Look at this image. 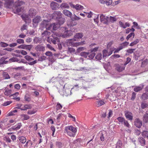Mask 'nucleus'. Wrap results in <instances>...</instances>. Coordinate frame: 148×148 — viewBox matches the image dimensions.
Here are the masks:
<instances>
[{
  "instance_id": "33",
  "label": "nucleus",
  "mask_w": 148,
  "mask_h": 148,
  "mask_svg": "<svg viewBox=\"0 0 148 148\" xmlns=\"http://www.w3.org/2000/svg\"><path fill=\"white\" fill-rule=\"evenodd\" d=\"M142 98L144 100H146L148 99V93H145L141 96Z\"/></svg>"
},
{
  "instance_id": "30",
  "label": "nucleus",
  "mask_w": 148,
  "mask_h": 148,
  "mask_svg": "<svg viewBox=\"0 0 148 148\" xmlns=\"http://www.w3.org/2000/svg\"><path fill=\"white\" fill-rule=\"evenodd\" d=\"M122 145V141L119 140L116 144V148H121Z\"/></svg>"
},
{
  "instance_id": "43",
  "label": "nucleus",
  "mask_w": 148,
  "mask_h": 148,
  "mask_svg": "<svg viewBox=\"0 0 148 148\" xmlns=\"http://www.w3.org/2000/svg\"><path fill=\"white\" fill-rule=\"evenodd\" d=\"M95 58L98 60H101L102 59V56L101 54L100 53H98L96 56L95 57Z\"/></svg>"
},
{
  "instance_id": "46",
  "label": "nucleus",
  "mask_w": 148,
  "mask_h": 148,
  "mask_svg": "<svg viewBox=\"0 0 148 148\" xmlns=\"http://www.w3.org/2000/svg\"><path fill=\"white\" fill-rule=\"evenodd\" d=\"M118 121L121 123H123L125 120L122 117H119L117 119Z\"/></svg>"
},
{
  "instance_id": "53",
  "label": "nucleus",
  "mask_w": 148,
  "mask_h": 148,
  "mask_svg": "<svg viewBox=\"0 0 148 148\" xmlns=\"http://www.w3.org/2000/svg\"><path fill=\"white\" fill-rule=\"evenodd\" d=\"M21 116L24 117L23 120H27L29 118V117L28 115L25 114L21 115Z\"/></svg>"
},
{
  "instance_id": "48",
  "label": "nucleus",
  "mask_w": 148,
  "mask_h": 148,
  "mask_svg": "<svg viewBox=\"0 0 148 148\" xmlns=\"http://www.w3.org/2000/svg\"><path fill=\"white\" fill-rule=\"evenodd\" d=\"M1 46L3 47H6L8 46V44H7L6 43L1 42L0 43Z\"/></svg>"
},
{
  "instance_id": "50",
  "label": "nucleus",
  "mask_w": 148,
  "mask_h": 148,
  "mask_svg": "<svg viewBox=\"0 0 148 148\" xmlns=\"http://www.w3.org/2000/svg\"><path fill=\"white\" fill-rule=\"evenodd\" d=\"M123 123L125 126L128 128H129L130 127V125L128 123L127 121L125 120L124 122H123Z\"/></svg>"
},
{
  "instance_id": "44",
  "label": "nucleus",
  "mask_w": 148,
  "mask_h": 148,
  "mask_svg": "<svg viewBox=\"0 0 148 148\" xmlns=\"http://www.w3.org/2000/svg\"><path fill=\"white\" fill-rule=\"evenodd\" d=\"M11 90H5L4 93L5 95L9 96L11 94Z\"/></svg>"
},
{
  "instance_id": "42",
  "label": "nucleus",
  "mask_w": 148,
  "mask_h": 148,
  "mask_svg": "<svg viewBox=\"0 0 148 148\" xmlns=\"http://www.w3.org/2000/svg\"><path fill=\"white\" fill-rule=\"evenodd\" d=\"M139 41V40L137 39L135 40H134L133 42H132L130 44V46H132L137 44Z\"/></svg>"
},
{
  "instance_id": "25",
  "label": "nucleus",
  "mask_w": 148,
  "mask_h": 148,
  "mask_svg": "<svg viewBox=\"0 0 148 148\" xmlns=\"http://www.w3.org/2000/svg\"><path fill=\"white\" fill-rule=\"evenodd\" d=\"M49 22L47 21H43L41 23V25L43 27H46L49 26Z\"/></svg>"
},
{
  "instance_id": "4",
  "label": "nucleus",
  "mask_w": 148,
  "mask_h": 148,
  "mask_svg": "<svg viewBox=\"0 0 148 148\" xmlns=\"http://www.w3.org/2000/svg\"><path fill=\"white\" fill-rule=\"evenodd\" d=\"M5 3H4V7L9 8H12L14 3L13 0H4Z\"/></svg>"
},
{
  "instance_id": "22",
  "label": "nucleus",
  "mask_w": 148,
  "mask_h": 148,
  "mask_svg": "<svg viewBox=\"0 0 148 148\" xmlns=\"http://www.w3.org/2000/svg\"><path fill=\"white\" fill-rule=\"evenodd\" d=\"M88 54L87 59H93L95 55V53L91 52V51L90 52H88Z\"/></svg>"
},
{
  "instance_id": "52",
  "label": "nucleus",
  "mask_w": 148,
  "mask_h": 148,
  "mask_svg": "<svg viewBox=\"0 0 148 148\" xmlns=\"http://www.w3.org/2000/svg\"><path fill=\"white\" fill-rule=\"evenodd\" d=\"M16 42L19 44H23L24 43V40L23 39H18L16 40Z\"/></svg>"
},
{
  "instance_id": "64",
  "label": "nucleus",
  "mask_w": 148,
  "mask_h": 148,
  "mask_svg": "<svg viewBox=\"0 0 148 148\" xmlns=\"http://www.w3.org/2000/svg\"><path fill=\"white\" fill-rule=\"evenodd\" d=\"M114 49L115 48L113 47L111 48L110 49V51L108 52L109 56L112 53Z\"/></svg>"
},
{
  "instance_id": "5",
  "label": "nucleus",
  "mask_w": 148,
  "mask_h": 148,
  "mask_svg": "<svg viewBox=\"0 0 148 148\" xmlns=\"http://www.w3.org/2000/svg\"><path fill=\"white\" fill-rule=\"evenodd\" d=\"M125 65H123V64H116L115 65V69L118 71L121 72L123 71L125 69Z\"/></svg>"
},
{
  "instance_id": "61",
  "label": "nucleus",
  "mask_w": 148,
  "mask_h": 148,
  "mask_svg": "<svg viewBox=\"0 0 148 148\" xmlns=\"http://www.w3.org/2000/svg\"><path fill=\"white\" fill-rule=\"evenodd\" d=\"M21 88V86L19 84H16L14 85V88L15 89L19 90Z\"/></svg>"
},
{
  "instance_id": "3",
  "label": "nucleus",
  "mask_w": 148,
  "mask_h": 148,
  "mask_svg": "<svg viewBox=\"0 0 148 148\" xmlns=\"http://www.w3.org/2000/svg\"><path fill=\"white\" fill-rule=\"evenodd\" d=\"M109 17L102 14L100 17V21L103 24H107L109 23Z\"/></svg>"
},
{
  "instance_id": "56",
  "label": "nucleus",
  "mask_w": 148,
  "mask_h": 148,
  "mask_svg": "<svg viewBox=\"0 0 148 148\" xmlns=\"http://www.w3.org/2000/svg\"><path fill=\"white\" fill-rule=\"evenodd\" d=\"M56 109L57 110L61 109L62 108V105L59 103H58L56 106Z\"/></svg>"
},
{
  "instance_id": "29",
  "label": "nucleus",
  "mask_w": 148,
  "mask_h": 148,
  "mask_svg": "<svg viewBox=\"0 0 148 148\" xmlns=\"http://www.w3.org/2000/svg\"><path fill=\"white\" fill-rule=\"evenodd\" d=\"M50 32L45 31L42 34V35L43 37L45 36H46V38H49V36L50 34Z\"/></svg>"
},
{
  "instance_id": "11",
  "label": "nucleus",
  "mask_w": 148,
  "mask_h": 148,
  "mask_svg": "<svg viewBox=\"0 0 148 148\" xmlns=\"http://www.w3.org/2000/svg\"><path fill=\"white\" fill-rule=\"evenodd\" d=\"M144 85L143 84H142L138 86H136L134 88V90L135 92H138L141 90L143 88Z\"/></svg>"
},
{
  "instance_id": "41",
  "label": "nucleus",
  "mask_w": 148,
  "mask_h": 148,
  "mask_svg": "<svg viewBox=\"0 0 148 148\" xmlns=\"http://www.w3.org/2000/svg\"><path fill=\"white\" fill-rule=\"evenodd\" d=\"M25 58L27 61H31L34 60V59L28 56H25Z\"/></svg>"
},
{
  "instance_id": "23",
  "label": "nucleus",
  "mask_w": 148,
  "mask_h": 148,
  "mask_svg": "<svg viewBox=\"0 0 148 148\" xmlns=\"http://www.w3.org/2000/svg\"><path fill=\"white\" fill-rule=\"evenodd\" d=\"M25 3L23 1H16L15 2L14 5L15 7H18L24 4Z\"/></svg>"
},
{
  "instance_id": "54",
  "label": "nucleus",
  "mask_w": 148,
  "mask_h": 148,
  "mask_svg": "<svg viewBox=\"0 0 148 148\" xmlns=\"http://www.w3.org/2000/svg\"><path fill=\"white\" fill-rule=\"evenodd\" d=\"M132 36L133 37L134 36V32H132L129 34L127 37L126 39L128 40Z\"/></svg>"
},
{
  "instance_id": "45",
  "label": "nucleus",
  "mask_w": 148,
  "mask_h": 148,
  "mask_svg": "<svg viewBox=\"0 0 148 148\" xmlns=\"http://www.w3.org/2000/svg\"><path fill=\"white\" fill-rule=\"evenodd\" d=\"M143 119L145 123H147L148 122V116L146 115H144Z\"/></svg>"
},
{
  "instance_id": "59",
  "label": "nucleus",
  "mask_w": 148,
  "mask_h": 148,
  "mask_svg": "<svg viewBox=\"0 0 148 148\" xmlns=\"http://www.w3.org/2000/svg\"><path fill=\"white\" fill-rule=\"evenodd\" d=\"M15 70H24V66H21L16 67L14 69Z\"/></svg>"
},
{
  "instance_id": "26",
  "label": "nucleus",
  "mask_w": 148,
  "mask_h": 148,
  "mask_svg": "<svg viewBox=\"0 0 148 148\" xmlns=\"http://www.w3.org/2000/svg\"><path fill=\"white\" fill-rule=\"evenodd\" d=\"M60 7L62 9L64 8L68 9L69 8V6L68 4L64 3H62L61 4Z\"/></svg>"
},
{
  "instance_id": "31",
  "label": "nucleus",
  "mask_w": 148,
  "mask_h": 148,
  "mask_svg": "<svg viewBox=\"0 0 148 148\" xmlns=\"http://www.w3.org/2000/svg\"><path fill=\"white\" fill-rule=\"evenodd\" d=\"M3 75L5 79H7L10 78V77L9 75L6 72H3Z\"/></svg>"
},
{
  "instance_id": "49",
  "label": "nucleus",
  "mask_w": 148,
  "mask_h": 148,
  "mask_svg": "<svg viewBox=\"0 0 148 148\" xmlns=\"http://www.w3.org/2000/svg\"><path fill=\"white\" fill-rule=\"evenodd\" d=\"M71 20H78L80 19V18L79 17H77L76 15H75V14L73 16V17L71 16Z\"/></svg>"
},
{
  "instance_id": "12",
  "label": "nucleus",
  "mask_w": 148,
  "mask_h": 148,
  "mask_svg": "<svg viewBox=\"0 0 148 148\" xmlns=\"http://www.w3.org/2000/svg\"><path fill=\"white\" fill-rule=\"evenodd\" d=\"M42 21L41 17L40 16H37L33 20V24H38Z\"/></svg>"
},
{
  "instance_id": "20",
  "label": "nucleus",
  "mask_w": 148,
  "mask_h": 148,
  "mask_svg": "<svg viewBox=\"0 0 148 148\" xmlns=\"http://www.w3.org/2000/svg\"><path fill=\"white\" fill-rule=\"evenodd\" d=\"M29 15L31 16H33L36 15V10L32 8L29 11Z\"/></svg>"
},
{
  "instance_id": "40",
  "label": "nucleus",
  "mask_w": 148,
  "mask_h": 148,
  "mask_svg": "<svg viewBox=\"0 0 148 148\" xmlns=\"http://www.w3.org/2000/svg\"><path fill=\"white\" fill-rule=\"evenodd\" d=\"M32 47L31 45H25V49L30 51Z\"/></svg>"
},
{
  "instance_id": "60",
  "label": "nucleus",
  "mask_w": 148,
  "mask_h": 148,
  "mask_svg": "<svg viewBox=\"0 0 148 148\" xmlns=\"http://www.w3.org/2000/svg\"><path fill=\"white\" fill-rule=\"evenodd\" d=\"M136 50L135 49H129L127 50V52L129 53H132L134 51Z\"/></svg>"
},
{
  "instance_id": "18",
  "label": "nucleus",
  "mask_w": 148,
  "mask_h": 148,
  "mask_svg": "<svg viewBox=\"0 0 148 148\" xmlns=\"http://www.w3.org/2000/svg\"><path fill=\"white\" fill-rule=\"evenodd\" d=\"M22 19L26 23H29L31 22V20L29 19L27 16L22 15L21 16Z\"/></svg>"
},
{
  "instance_id": "19",
  "label": "nucleus",
  "mask_w": 148,
  "mask_h": 148,
  "mask_svg": "<svg viewBox=\"0 0 148 148\" xmlns=\"http://www.w3.org/2000/svg\"><path fill=\"white\" fill-rule=\"evenodd\" d=\"M138 140L142 146H143L145 145V140L143 137H141L138 138Z\"/></svg>"
},
{
  "instance_id": "27",
  "label": "nucleus",
  "mask_w": 148,
  "mask_h": 148,
  "mask_svg": "<svg viewBox=\"0 0 148 148\" xmlns=\"http://www.w3.org/2000/svg\"><path fill=\"white\" fill-rule=\"evenodd\" d=\"M37 51H43L45 50L44 47L40 45H38L36 48Z\"/></svg>"
},
{
  "instance_id": "57",
  "label": "nucleus",
  "mask_w": 148,
  "mask_h": 148,
  "mask_svg": "<svg viewBox=\"0 0 148 148\" xmlns=\"http://www.w3.org/2000/svg\"><path fill=\"white\" fill-rule=\"evenodd\" d=\"M25 99L26 101L28 102L30 101H31V98L28 97L27 95H25Z\"/></svg>"
},
{
  "instance_id": "28",
  "label": "nucleus",
  "mask_w": 148,
  "mask_h": 148,
  "mask_svg": "<svg viewBox=\"0 0 148 148\" xmlns=\"http://www.w3.org/2000/svg\"><path fill=\"white\" fill-rule=\"evenodd\" d=\"M18 139L22 143L24 144L25 143L26 141V138L23 136H21L18 137Z\"/></svg>"
},
{
  "instance_id": "6",
  "label": "nucleus",
  "mask_w": 148,
  "mask_h": 148,
  "mask_svg": "<svg viewBox=\"0 0 148 148\" xmlns=\"http://www.w3.org/2000/svg\"><path fill=\"white\" fill-rule=\"evenodd\" d=\"M72 34L71 32L70 31L66 30L65 31L64 33H61L60 35V36H61L63 38H66L67 36H71Z\"/></svg>"
},
{
  "instance_id": "17",
  "label": "nucleus",
  "mask_w": 148,
  "mask_h": 148,
  "mask_svg": "<svg viewBox=\"0 0 148 148\" xmlns=\"http://www.w3.org/2000/svg\"><path fill=\"white\" fill-rule=\"evenodd\" d=\"M83 36V35L82 33H77L74 36V39H76L77 40H78V39L81 38Z\"/></svg>"
},
{
  "instance_id": "35",
  "label": "nucleus",
  "mask_w": 148,
  "mask_h": 148,
  "mask_svg": "<svg viewBox=\"0 0 148 148\" xmlns=\"http://www.w3.org/2000/svg\"><path fill=\"white\" fill-rule=\"evenodd\" d=\"M142 135L144 137H148V131H144L142 133Z\"/></svg>"
},
{
  "instance_id": "36",
  "label": "nucleus",
  "mask_w": 148,
  "mask_h": 148,
  "mask_svg": "<svg viewBox=\"0 0 148 148\" xmlns=\"http://www.w3.org/2000/svg\"><path fill=\"white\" fill-rule=\"evenodd\" d=\"M88 54V52H82L80 53V55L85 58H87Z\"/></svg>"
},
{
  "instance_id": "58",
  "label": "nucleus",
  "mask_w": 148,
  "mask_h": 148,
  "mask_svg": "<svg viewBox=\"0 0 148 148\" xmlns=\"http://www.w3.org/2000/svg\"><path fill=\"white\" fill-rule=\"evenodd\" d=\"M10 61L12 62H17L18 61V59L16 57H13L10 59Z\"/></svg>"
},
{
  "instance_id": "2",
  "label": "nucleus",
  "mask_w": 148,
  "mask_h": 148,
  "mask_svg": "<svg viewBox=\"0 0 148 148\" xmlns=\"http://www.w3.org/2000/svg\"><path fill=\"white\" fill-rule=\"evenodd\" d=\"M69 44L73 47H77L79 45H83L85 44V41H83L79 42H76L75 41H78L75 39H70L68 40Z\"/></svg>"
},
{
  "instance_id": "21",
  "label": "nucleus",
  "mask_w": 148,
  "mask_h": 148,
  "mask_svg": "<svg viewBox=\"0 0 148 148\" xmlns=\"http://www.w3.org/2000/svg\"><path fill=\"white\" fill-rule=\"evenodd\" d=\"M106 98L107 99H109L112 101L115 100L114 97L112 94L107 95H106Z\"/></svg>"
},
{
  "instance_id": "8",
  "label": "nucleus",
  "mask_w": 148,
  "mask_h": 148,
  "mask_svg": "<svg viewBox=\"0 0 148 148\" xmlns=\"http://www.w3.org/2000/svg\"><path fill=\"white\" fill-rule=\"evenodd\" d=\"M134 125L138 128H140L142 125L141 121L138 118H136L135 119L134 122Z\"/></svg>"
},
{
  "instance_id": "10",
  "label": "nucleus",
  "mask_w": 148,
  "mask_h": 148,
  "mask_svg": "<svg viewBox=\"0 0 148 148\" xmlns=\"http://www.w3.org/2000/svg\"><path fill=\"white\" fill-rule=\"evenodd\" d=\"M77 22H75L73 19H71V20L68 21L67 22V25L69 27L77 25Z\"/></svg>"
},
{
  "instance_id": "9",
  "label": "nucleus",
  "mask_w": 148,
  "mask_h": 148,
  "mask_svg": "<svg viewBox=\"0 0 148 148\" xmlns=\"http://www.w3.org/2000/svg\"><path fill=\"white\" fill-rule=\"evenodd\" d=\"M71 7L77 10H82L84 8V7L78 4H77L76 5L71 4Z\"/></svg>"
},
{
  "instance_id": "47",
  "label": "nucleus",
  "mask_w": 148,
  "mask_h": 148,
  "mask_svg": "<svg viewBox=\"0 0 148 148\" xmlns=\"http://www.w3.org/2000/svg\"><path fill=\"white\" fill-rule=\"evenodd\" d=\"M141 106L143 109H144L148 107V105L145 103H141Z\"/></svg>"
},
{
  "instance_id": "38",
  "label": "nucleus",
  "mask_w": 148,
  "mask_h": 148,
  "mask_svg": "<svg viewBox=\"0 0 148 148\" xmlns=\"http://www.w3.org/2000/svg\"><path fill=\"white\" fill-rule=\"evenodd\" d=\"M34 42L36 43H39L41 42V40L40 38L39 37H35L34 40Z\"/></svg>"
},
{
  "instance_id": "7",
  "label": "nucleus",
  "mask_w": 148,
  "mask_h": 148,
  "mask_svg": "<svg viewBox=\"0 0 148 148\" xmlns=\"http://www.w3.org/2000/svg\"><path fill=\"white\" fill-rule=\"evenodd\" d=\"M125 116L126 119L129 120L131 121L133 119V114L132 113L130 112L129 111L125 112Z\"/></svg>"
},
{
  "instance_id": "34",
  "label": "nucleus",
  "mask_w": 148,
  "mask_h": 148,
  "mask_svg": "<svg viewBox=\"0 0 148 148\" xmlns=\"http://www.w3.org/2000/svg\"><path fill=\"white\" fill-rule=\"evenodd\" d=\"M59 27V24L56 23H54L53 24V29L54 30H57Z\"/></svg>"
},
{
  "instance_id": "14",
  "label": "nucleus",
  "mask_w": 148,
  "mask_h": 148,
  "mask_svg": "<svg viewBox=\"0 0 148 148\" xmlns=\"http://www.w3.org/2000/svg\"><path fill=\"white\" fill-rule=\"evenodd\" d=\"M63 13L65 16L71 18L72 14L71 12L67 10H63Z\"/></svg>"
},
{
  "instance_id": "32",
  "label": "nucleus",
  "mask_w": 148,
  "mask_h": 148,
  "mask_svg": "<svg viewBox=\"0 0 148 148\" xmlns=\"http://www.w3.org/2000/svg\"><path fill=\"white\" fill-rule=\"evenodd\" d=\"M116 21V19L115 17H112L110 16L109 17V23L110 22L114 23Z\"/></svg>"
},
{
  "instance_id": "62",
  "label": "nucleus",
  "mask_w": 148,
  "mask_h": 148,
  "mask_svg": "<svg viewBox=\"0 0 148 148\" xmlns=\"http://www.w3.org/2000/svg\"><path fill=\"white\" fill-rule=\"evenodd\" d=\"M84 48L83 47H79L77 49V52H80L81 51L84 50Z\"/></svg>"
},
{
  "instance_id": "37",
  "label": "nucleus",
  "mask_w": 148,
  "mask_h": 148,
  "mask_svg": "<svg viewBox=\"0 0 148 148\" xmlns=\"http://www.w3.org/2000/svg\"><path fill=\"white\" fill-rule=\"evenodd\" d=\"M103 57H106L109 56L108 51L106 50H104L103 51Z\"/></svg>"
},
{
  "instance_id": "1",
  "label": "nucleus",
  "mask_w": 148,
  "mask_h": 148,
  "mask_svg": "<svg viewBox=\"0 0 148 148\" xmlns=\"http://www.w3.org/2000/svg\"><path fill=\"white\" fill-rule=\"evenodd\" d=\"M76 132V128L71 125H68L65 127L64 133L70 136L74 137Z\"/></svg>"
},
{
  "instance_id": "39",
  "label": "nucleus",
  "mask_w": 148,
  "mask_h": 148,
  "mask_svg": "<svg viewBox=\"0 0 148 148\" xmlns=\"http://www.w3.org/2000/svg\"><path fill=\"white\" fill-rule=\"evenodd\" d=\"M56 146L59 148L62 147L63 146V145L61 142H57L56 143Z\"/></svg>"
},
{
  "instance_id": "15",
  "label": "nucleus",
  "mask_w": 148,
  "mask_h": 148,
  "mask_svg": "<svg viewBox=\"0 0 148 148\" xmlns=\"http://www.w3.org/2000/svg\"><path fill=\"white\" fill-rule=\"evenodd\" d=\"M119 23L120 26L122 27L123 28H125L127 27H129L130 25V24L128 22H126L125 23H123L122 22L119 21Z\"/></svg>"
},
{
  "instance_id": "13",
  "label": "nucleus",
  "mask_w": 148,
  "mask_h": 148,
  "mask_svg": "<svg viewBox=\"0 0 148 148\" xmlns=\"http://www.w3.org/2000/svg\"><path fill=\"white\" fill-rule=\"evenodd\" d=\"M50 6L53 10H56L58 8V5L57 3L53 1L51 3Z\"/></svg>"
},
{
  "instance_id": "51",
  "label": "nucleus",
  "mask_w": 148,
  "mask_h": 148,
  "mask_svg": "<svg viewBox=\"0 0 148 148\" xmlns=\"http://www.w3.org/2000/svg\"><path fill=\"white\" fill-rule=\"evenodd\" d=\"M12 102L11 101H7L3 104V105L4 106H6L10 105Z\"/></svg>"
},
{
  "instance_id": "55",
  "label": "nucleus",
  "mask_w": 148,
  "mask_h": 148,
  "mask_svg": "<svg viewBox=\"0 0 148 148\" xmlns=\"http://www.w3.org/2000/svg\"><path fill=\"white\" fill-rule=\"evenodd\" d=\"M45 54L47 56L49 57H52L53 56L52 53L51 52L49 51L46 52Z\"/></svg>"
},
{
  "instance_id": "63",
  "label": "nucleus",
  "mask_w": 148,
  "mask_h": 148,
  "mask_svg": "<svg viewBox=\"0 0 148 148\" xmlns=\"http://www.w3.org/2000/svg\"><path fill=\"white\" fill-rule=\"evenodd\" d=\"M52 28H53V24H49V26H47L46 27V29L47 30H50Z\"/></svg>"
},
{
  "instance_id": "24",
  "label": "nucleus",
  "mask_w": 148,
  "mask_h": 148,
  "mask_svg": "<svg viewBox=\"0 0 148 148\" xmlns=\"http://www.w3.org/2000/svg\"><path fill=\"white\" fill-rule=\"evenodd\" d=\"M22 10V7H15V9L13 10V11L14 13L17 14L21 11Z\"/></svg>"
},
{
  "instance_id": "16",
  "label": "nucleus",
  "mask_w": 148,
  "mask_h": 148,
  "mask_svg": "<svg viewBox=\"0 0 148 148\" xmlns=\"http://www.w3.org/2000/svg\"><path fill=\"white\" fill-rule=\"evenodd\" d=\"M53 16L56 17L57 18H60L62 16V14L59 11L55 12L53 14Z\"/></svg>"
}]
</instances>
